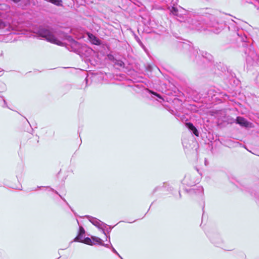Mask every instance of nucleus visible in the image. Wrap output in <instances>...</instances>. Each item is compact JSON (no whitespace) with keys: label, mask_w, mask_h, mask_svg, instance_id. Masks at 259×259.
<instances>
[{"label":"nucleus","mask_w":259,"mask_h":259,"mask_svg":"<svg viewBox=\"0 0 259 259\" xmlns=\"http://www.w3.org/2000/svg\"><path fill=\"white\" fill-rule=\"evenodd\" d=\"M211 12L212 10L208 8H199L191 11L189 14L190 16L198 17L200 20L198 21L190 18L187 19V23L190 25V28L200 30L199 25L204 23L209 27L213 28L212 31L218 33L222 29L223 26L218 22L216 17L211 14Z\"/></svg>","instance_id":"obj_1"},{"label":"nucleus","mask_w":259,"mask_h":259,"mask_svg":"<svg viewBox=\"0 0 259 259\" xmlns=\"http://www.w3.org/2000/svg\"><path fill=\"white\" fill-rule=\"evenodd\" d=\"M35 33L41 37L51 43L57 44L61 46L62 42L58 40L53 34V33L48 29L44 27H39L35 32Z\"/></svg>","instance_id":"obj_2"},{"label":"nucleus","mask_w":259,"mask_h":259,"mask_svg":"<svg viewBox=\"0 0 259 259\" xmlns=\"http://www.w3.org/2000/svg\"><path fill=\"white\" fill-rule=\"evenodd\" d=\"M183 47L185 49H187L188 47L190 49V57L192 59L198 60L201 57L206 59V60L210 61L212 59V56L210 54L205 52H202L199 53V50L198 48H191L188 44H183Z\"/></svg>","instance_id":"obj_3"},{"label":"nucleus","mask_w":259,"mask_h":259,"mask_svg":"<svg viewBox=\"0 0 259 259\" xmlns=\"http://www.w3.org/2000/svg\"><path fill=\"white\" fill-rule=\"evenodd\" d=\"M170 13L178 17V20L180 22H187L188 16L184 14L186 10L180 6H176L175 4L168 8Z\"/></svg>","instance_id":"obj_4"},{"label":"nucleus","mask_w":259,"mask_h":259,"mask_svg":"<svg viewBox=\"0 0 259 259\" xmlns=\"http://www.w3.org/2000/svg\"><path fill=\"white\" fill-rule=\"evenodd\" d=\"M246 44L244 43L243 47L245 48L244 50V53L246 55V61L248 63H251L252 61H256L258 59V56L254 50L253 47L251 45L246 47Z\"/></svg>","instance_id":"obj_5"},{"label":"nucleus","mask_w":259,"mask_h":259,"mask_svg":"<svg viewBox=\"0 0 259 259\" xmlns=\"http://www.w3.org/2000/svg\"><path fill=\"white\" fill-rule=\"evenodd\" d=\"M87 217L89 219L90 222H91L94 225L97 226L99 228L101 229L103 233H104L107 238H110L109 236H107L105 231V228H106L107 225L101 222L97 218L88 215Z\"/></svg>","instance_id":"obj_6"},{"label":"nucleus","mask_w":259,"mask_h":259,"mask_svg":"<svg viewBox=\"0 0 259 259\" xmlns=\"http://www.w3.org/2000/svg\"><path fill=\"white\" fill-rule=\"evenodd\" d=\"M182 183L187 186H192L197 183V180L193 175L187 174L182 181Z\"/></svg>","instance_id":"obj_7"},{"label":"nucleus","mask_w":259,"mask_h":259,"mask_svg":"<svg viewBox=\"0 0 259 259\" xmlns=\"http://www.w3.org/2000/svg\"><path fill=\"white\" fill-rule=\"evenodd\" d=\"M88 39L93 45L100 46L101 45V41L94 34L88 32L87 33Z\"/></svg>","instance_id":"obj_8"},{"label":"nucleus","mask_w":259,"mask_h":259,"mask_svg":"<svg viewBox=\"0 0 259 259\" xmlns=\"http://www.w3.org/2000/svg\"><path fill=\"white\" fill-rule=\"evenodd\" d=\"M236 123L242 127H248L249 122L243 117L238 116L236 119Z\"/></svg>","instance_id":"obj_9"},{"label":"nucleus","mask_w":259,"mask_h":259,"mask_svg":"<svg viewBox=\"0 0 259 259\" xmlns=\"http://www.w3.org/2000/svg\"><path fill=\"white\" fill-rule=\"evenodd\" d=\"M85 233V230L82 226H79L77 236L74 238L75 242H81L83 236Z\"/></svg>","instance_id":"obj_10"},{"label":"nucleus","mask_w":259,"mask_h":259,"mask_svg":"<svg viewBox=\"0 0 259 259\" xmlns=\"http://www.w3.org/2000/svg\"><path fill=\"white\" fill-rule=\"evenodd\" d=\"M186 126L192 132V133L196 137L199 136V132L197 128L191 122L186 123Z\"/></svg>","instance_id":"obj_11"},{"label":"nucleus","mask_w":259,"mask_h":259,"mask_svg":"<svg viewBox=\"0 0 259 259\" xmlns=\"http://www.w3.org/2000/svg\"><path fill=\"white\" fill-rule=\"evenodd\" d=\"M247 3L252 5L257 10H259V1L258 0H244Z\"/></svg>","instance_id":"obj_12"},{"label":"nucleus","mask_w":259,"mask_h":259,"mask_svg":"<svg viewBox=\"0 0 259 259\" xmlns=\"http://www.w3.org/2000/svg\"><path fill=\"white\" fill-rule=\"evenodd\" d=\"M92 239L93 245L95 244L96 243H97L99 245L102 244L103 240L101 238L95 236H92Z\"/></svg>","instance_id":"obj_13"},{"label":"nucleus","mask_w":259,"mask_h":259,"mask_svg":"<svg viewBox=\"0 0 259 259\" xmlns=\"http://www.w3.org/2000/svg\"><path fill=\"white\" fill-rule=\"evenodd\" d=\"M50 190L53 191V192H54L56 194H58L59 195V196L61 198V199L66 203L67 205L69 206V207L71 209V211L74 213L75 215H76V213L74 211L73 209L71 208V207L70 206V205L67 203V202L66 201V200L63 198L59 194L58 192L56 191H55L54 189L53 188H50Z\"/></svg>","instance_id":"obj_14"},{"label":"nucleus","mask_w":259,"mask_h":259,"mask_svg":"<svg viewBox=\"0 0 259 259\" xmlns=\"http://www.w3.org/2000/svg\"><path fill=\"white\" fill-rule=\"evenodd\" d=\"M81 242H82V243H84L85 244H88V245H93L92 239H91V238H90L89 237L85 238L84 239V240L82 239V241Z\"/></svg>","instance_id":"obj_15"},{"label":"nucleus","mask_w":259,"mask_h":259,"mask_svg":"<svg viewBox=\"0 0 259 259\" xmlns=\"http://www.w3.org/2000/svg\"><path fill=\"white\" fill-rule=\"evenodd\" d=\"M135 38L138 42V43L139 44V45L144 50V51H146V48L144 45V44L142 43L141 40H140V38L138 36L135 35Z\"/></svg>","instance_id":"obj_16"},{"label":"nucleus","mask_w":259,"mask_h":259,"mask_svg":"<svg viewBox=\"0 0 259 259\" xmlns=\"http://www.w3.org/2000/svg\"><path fill=\"white\" fill-rule=\"evenodd\" d=\"M48 2L58 6H62V1L61 0H48Z\"/></svg>","instance_id":"obj_17"},{"label":"nucleus","mask_w":259,"mask_h":259,"mask_svg":"<svg viewBox=\"0 0 259 259\" xmlns=\"http://www.w3.org/2000/svg\"><path fill=\"white\" fill-rule=\"evenodd\" d=\"M146 91L147 92H148V93H150V94H152V95H154V96H156V97H158L159 99H161V100H163V98H162V97H161L159 94H157L156 93L153 92H152V91H151L149 90V89H146Z\"/></svg>","instance_id":"obj_18"},{"label":"nucleus","mask_w":259,"mask_h":259,"mask_svg":"<svg viewBox=\"0 0 259 259\" xmlns=\"http://www.w3.org/2000/svg\"><path fill=\"white\" fill-rule=\"evenodd\" d=\"M115 64L121 67H123L124 66V62L121 60H116Z\"/></svg>","instance_id":"obj_19"},{"label":"nucleus","mask_w":259,"mask_h":259,"mask_svg":"<svg viewBox=\"0 0 259 259\" xmlns=\"http://www.w3.org/2000/svg\"><path fill=\"white\" fill-rule=\"evenodd\" d=\"M110 248L111 249L112 251L117 254L121 259H123L122 257L119 255V254L117 252V251L115 249V248L112 246H110Z\"/></svg>","instance_id":"obj_20"},{"label":"nucleus","mask_w":259,"mask_h":259,"mask_svg":"<svg viewBox=\"0 0 259 259\" xmlns=\"http://www.w3.org/2000/svg\"><path fill=\"white\" fill-rule=\"evenodd\" d=\"M197 191L198 192H195V193H200L202 194L203 193V187H201V186L198 187Z\"/></svg>","instance_id":"obj_21"},{"label":"nucleus","mask_w":259,"mask_h":259,"mask_svg":"<svg viewBox=\"0 0 259 259\" xmlns=\"http://www.w3.org/2000/svg\"><path fill=\"white\" fill-rule=\"evenodd\" d=\"M161 188H162V187H156V188L154 189V190H153V193H155V192H156L158 190L160 189H161Z\"/></svg>","instance_id":"obj_22"},{"label":"nucleus","mask_w":259,"mask_h":259,"mask_svg":"<svg viewBox=\"0 0 259 259\" xmlns=\"http://www.w3.org/2000/svg\"><path fill=\"white\" fill-rule=\"evenodd\" d=\"M101 245H102V246H104L106 247L107 248H110V247L109 246V245L108 244L104 243L103 241L102 242V244H101Z\"/></svg>","instance_id":"obj_23"},{"label":"nucleus","mask_w":259,"mask_h":259,"mask_svg":"<svg viewBox=\"0 0 259 259\" xmlns=\"http://www.w3.org/2000/svg\"><path fill=\"white\" fill-rule=\"evenodd\" d=\"M72 45H74L76 47H77V46L78 45V43L77 41L73 40L72 42Z\"/></svg>","instance_id":"obj_24"},{"label":"nucleus","mask_w":259,"mask_h":259,"mask_svg":"<svg viewBox=\"0 0 259 259\" xmlns=\"http://www.w3.org/2000/svg\"><path fill=\"white\" fill-rule=\"evenodd\" d=\"M3 101H4V104L3 106V107H8L6 100L4 99H3Z\"/></svg>","instance_id":"obj_25"},{"label":"nucleus","mask_w":259,"mask_h":259,"mask_svg":"<svg viewBox=\"0 0 259 259\" xmlns=\"http://www.w3.org/2000/svg\"><path fill=\"white\" fill-rule=\"evenodd\" d=\"M13 2H15V3H18L19 2L20 0H12Z\"/></svg>","instance_id":"obj_26"},{"label":"nucleus","mask_w":259,"mask_h":259,"mask_svg":"<svg viewBox=\"0 0 259 259\" xmlns=\"http://www.w3.org/2000/svg\"><path fill=\"white\" fill-rule=\"evenodd\" d=\"M111 229H112V228H110L109 230L107 231L108 233L111 231Z\"/></svg>","instance_id":"obj_27"},{"label":"nucleus","mask_w":259,"mask_h":259,"mask_svg":"<svg viewBox=\"0 0 259 259\" xmlns=\"http://www.w3.org/2000/svg\"><path fill=\"white\" fill-rule=\"evenodd\" d=\"M112 57V55H109V56H108V57H109V59H111V57Z\"/></svg>","instance_id":"obj_28"},{"label":"nucleus","mask_w":259,"mask_h":259,"mask_svg":"<svg viewBox=\"0 0 259 259\" xmlns=\"http://www.w3.org/2000/svg\"><path fill=\"white\" fill-rule=\"evenodd\" d=\"M242 40H243V41H245V40H244V38H242Z\"/></svg>","instance_id":"obj_29"},{"label":"nucleus","mask_w":259,"mask_h":259,"mask_svg":"<svg viewBox=\"0 0 259 259\" xmlns=\"http://www.w3.org/2000/svg\"><path fill=\"white\" fill-rule=\"evenodd\" d=\"M27 121L29 123V121H28V120H27V119H26Z\"/></svg>","instance_id":"obj_30"},{"label":"nucleus","mask_w":259,"mask_h":259,"mask_svg":"<svg viewBox=\"0 0 259 259\" xmlns=\"http://www.w3.org/2000/svg\"><path fill=\"white\" fill-rule=\"evenodd\" d=\"M171 113H172V114H174V112H173V111H172Z\"/></svg>","instance_id":"obj_31"},{"label":"nucleus","mask_w":259,"mask_h":259,"mask_svg":"<svg viewBox=\"0 0 259 259\" xmlns=\"http://www.w3.org/2000/svg\"><path fill=\"white\" fill-rule=\"evenodd\" d=\"M0 70H1V69L0 68ZM2 70H0V72H1Z\"/></svg>","instance_id":"obj_32"}]
</instances>
